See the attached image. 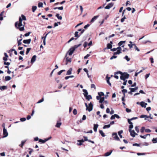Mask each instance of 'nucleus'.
<instances>
[{"label": "nucleus", "mask_w": 157, "mask_h": 157, "mask_svg": "<svg viewBox=\"0 0 157 157\" xmlns=\"http://www.w3.org/2000/svg\"><path fill=\"white\" fill-rule=\"evenodd\" d=\"M140 118H145L144 120H146V118L148 117V116L146 115H142L140 116Z\"/></svg>", "instance_id": "bb28decb"}, {"label": "nucleus", "mask_w": 157, "mask_h": 157, "mask_svg": "<svg viewBox=\"0 0 157 157\" xmlns=\"http://www.w3.org/2000/svg\"><path fill=\"white\" fill-rule=\"evenodd\" d=\"M137 154L138 155H145L146 154V153H137Z\"/></svg>", "instance_id": "3c124183"}, {"label": "nucleus", "mask_w": 157, "mask_h": 157, "mask_svg": "<svg viewBox=\"0 0 157 157\" xmlns=\"http://www.w3.org/2000/svg\"><path fill=\"white\" fill-rule=\"evenodd\" d=\"M140 105L143 107L146 108L147 104L146 103L142 101L140 102Z\"/></svg>", "instance_id": "9b49d317"}, {"label": "nucleus", "mask_w": 157, "mask_h": 157, "mask_svg": "<svg viewBox=\"0 0 157 157\" xmlns=\"http://www.w3.org/2000/svg\"><path fill=\"white\" fill-rule=\"evenodd\" d=\"M39 141L42 143H45V141H44V140H43L41 139H40L39 140Z\"/></svg>", "instance_id": "8fccbe9b"}, {"label": "nucleus", "mask_w": 157, "mask_h": 157, "mask_svg": "<svg viewBox=\"0 0 157 157\" xmlns=\"http://www.w3.org/2000/svg\"><path fill=\"white\" fill-rule=\"evenodd\" d=\"M145 128L144 127H142L141 128V129H140V132L141 133H143L144 132V130H145Z\"/></svg>", "instance_id": "a18cd8bd"}, {"label": "nucleus", "mask_w": 157, "mask_h": 157, "mask_svg": "<svg viewBox=\"0 0 157 157\" xmlns=\"http://www.w3.org/2000/svg\"><path fill=\"white\" fill-rule=\"evenodd\" d=\"M20 120L22 122L25 121H26V118L24 117L20 119Z\"/></svg>", "instance_id": "6e6d98bb"}, {"label": "nucleus", "mask_w": 157, "mask_h": 157, "mask_svg": "<svg viewBox=\"0 0 157 157\" xmlns=\"http://www.w3.org/2000/svg\"><path fill=\"white\" fill-rule=\"evenodd\" d=\"M56 17L59 20H61L62 19V17L61 16H60L59 14H57L56 15Z\"/></svg>", "instance_id": "c756f323"}, {"label": "nucleus", "mask_w": 157, "mask_h": 157, "mask_svg": "<svg viewBox=\"0 0 157 157\" xmlns=\"http://www.w3.org/2000/svg\"><path fill=\"white\" fill-rule=\"evenodd\" d=\"M122 92L124 95L123 96H125V94L127 92V90L126 89H123L122 90Z\"/></svg>", "instance_id": "4c0bfd02"}, {"label": "nucleus", "mask_w": 157, "mask_h": 157, "mask_svg": "<svg viewBox=\"0 0 157 157\" xmlns=\"http://www.w3.org/2000/svg\"><path fill=\"white\" fill-rule=\"evenodd\" d=\"M112 46L111 44H107V49H111L112 48Z\"/></svg>", "instance_id": "58836bf2"}, {"label": "nucleus", "mask_w": 157, "mask_h": 157, "mask_svg": "<svg viewBox=\"0 0 157 157\" xmlns=\"http://www.w3.org/2000/svg\"><path fill=\"white\" fill-rule=\"evenodd\" d=\"M124 58L128 62L130 60V58H129L127 56H125Z\"/></svg>", "instance_id": "37998d69"}, {"label": "nucleus", "mask_w": 157, "mask_h": 157, "mask_svg": "<svg viewBox=\"0 0 157 157\" xmlns=\"http://www.w3.org/2000/svg\"><path fill=\"white\" fill-rule=\"evenodd\" d=\"M100 134L101 135L102 137H105V135L103 133V131L101 130H100L99 131Z\"/></svg>", "instance_id": "c85d7f7f"}, {"label": "nucleus", "mask_w": 157, "mask_h": 157, "mask_svg": "<svg viewBox=\"0 0 157 157\" xmlns=\"http://www.w3.org/2000/svg\"><path fill=\"white\" fill-rule=\"evenodd\" d=\"M31 33V32H29L28 33H26L25 34V36H29L30 35V34Z\"/></svg>", "instance_id": "5fc2aeb1"}, {"label": "nucleus", "mask_w": 157, "mask_h": 157, "mask_svg": "<svg viewBox=\"0 0 157 157\" xmlns=\"http://www.w3.org/2000/svg\"><path fill=\"white\" fill-rule=\"evenodd\" d=\"M98 16H94L91 19L90 21V22L92 23L94 22V21L98 17Z\"/></svg>", "instance_id": "4468645a"}, {"label": "nucleus", "mask_w": 157, "mask_h": 157, "mask_svg": "<svg viewBox=\"0 0 157 157\" xmlns=\"http://www.w3.org/2000/svg\"><path fill=\"white\" fill-rule=\"evenodd\" d=\"M78 32L77 31H76L75 32V37H78L80 35L78 36Z\"/></svg>", "instance_id": "a19ab883"}, {"label": "nucleus", "mask_w": 157, "mask_h": 157, "mask_svg": "<svg viewBox=\"0 0 157 157\" xmlns=\"http://www.w3.org/2000/svg\"><path fill=\"white\" fill-rule=\"evenodd\" d=\"M110 112V109H109V108H107L106 109V113H109Z\"/></svg>", "instance_id": "774afa93"}, {"label": "nucleus", "mask_w": 157, "mask_h": 157, "mask_svg": "<svg viewBox=\"0 0 157 157\" xmlns=\"http://www.w3.org/2000/svg\"><path fill=\"white\" fill-rule=\"evenodd\" d=\"M85 98L86 99L89 101L90 99H91L92 98V97L90 95H87L85 97Z\"/></svg>", "instance_id": "412c9836"}, {"label": "nucleus", "mask_w": 157, "mask_h": 157, "mask_svg": "<svg viewBox=\"0 0 157 157\" xmlns=\"http://www.w3.org/2000/svg\"><path fill=\"white\" fill-rule=\"evenodd\" d=\"M112 135L113 136V138L115 140L118 141H119L120 140L116 132L113 133L112 134Z\"/></svg>", "instance_id": "20e7f679"}, {"label": "nucleus", "mask_w": 157, "mask_h": 157, "mask_svg": "<svg viewBox=\"0 0 157 157\" xmlns=\"http://www.w3.org/2000/svg\"><path fill=\"white\" fill-rule=\"evenodd\" d=\"M85 105L86 107V110H88L89 112H90L93 109V105L90 102L89 104V106H88L87 104L86 103H85Z\"/></svg>", "instance_id": "7ed1b4c3"}, {"label": "nucleus", "mask_w": 157, "mask_h": 157, "mask_svg": "<svg viewBox=\"0 0 157 157\" xmlns=\"http://www.w3.org/2000/svg\"><path fill=\"white\" fill-rule=\"evenodd\" d=\"M119 74H121V76L120 77V79L124 81L126 79L128 78L129 76V75L128 74L126 73H124L123 74H122V72L120 71L115 72L114 75H117Z\"/></svg>", "instance_id": "f03ea898"}, {"label": "nucleus", "mask_w": 157, "mask_h": 157, "mask_svg": "<svg viewBox=\"0 0 157 157\" xmlns=\"http://www.w3.org/2000/svg\"><path fill=\"white\" fill-rule=\"evenodd\" d=\"M66 64L67 65L68 62H71V59L68 58L67 57L66 58Z\"/></svg>", "instance_id": "b1692460"}, {"label": "nucleus", "mask_w": 157, "mask_h": 157, "mask_svg": "<svg viewBox=\"0 0 157 157\" xmlns=\"http://www.w3.org/2000/svg\"><path fill=\"white\" fill-rule=\"evenodd\" d=\"M36 57V55H34L33 56L31 61V62L32 64L35 61Z\"/></svg>", "instance_id": "9d476101"}, {"label": "nucleus", "mask_w": 157, "mask_h": 157, "mask_svg": "<svg viewBox=\"0 0 157 157\" xmlns=\"http://www.w3.org/2000/svg\"><path fill=\"white\" fill-rule=\"evenodd\" d=\"M150 75V73H148L145 76V78L146 79H147L149 76Z\"/></svg>", "instance_id": "13d9d810"}, {"label": "nucleus", "mask_w": 157, "mask_h": 157, "mask_svg": "<svg viewBox=\"0 0 157 157\" xmlns=\"http://www.w3.org/2000/svg\"><path fill=\"white\" fill-rule=\"evenodd\" d=\"M104 99H105V97H101L100 98V99L99 100V103H102L104 101Z\"/></svg>", "instance_id": "5701e85b"}, {"label": "nucleus", "mask_w": 157, "mask_h": 157, "mask_svg": "<svg viewBox=\"0 0 157 157\" xmlns=\"http://www.w3.org/2000/svg\"><path fill=\"white\" fill-rule=\"evenodd\" d=\"M138 89V87H136L135 88H130L129 89L131 90V92H134L137 90Z\"/></svg>", "instance_id": "6ab92c4d"}, {"label": "nucleus", "mask_w": 157, "mask_h": 157, "mask_svg": "<svg viewBox=\"0 0 157 157\" xmlns=\"http://www.w3.org/2000/svg\"><path fill=\"white\" fill-rule=\"evenodd\" d=\"M75 50V49H73L72 48H70L68 52V55L70 56L72 55Z\"/></svg>", "instance_id": "1a4fd4ad"}, {"label": "nucleus", "mask_w": 157, "mask_h": 157, "mask_svg": "<svg viewBox=\"0 0 157 157\" xmlns=\"http://www.w3.org/2000/svg\"><path fill=\"white\" fill-rule=\"evenodd\" d=\"M31 48H28L27 49V50L26 52V54L28 55V54L29 53V51L31 50Z\"/></svg>", "instance_id": "49530a36"}, {"label": "nucleus", "mask_w": 157, "mask_h": 157, "mask_svg": "<svg viewBox=\"0 0 157 157\" xmlns=\"http://www.w3.org/2000/svg\"><path fill=\"white\" fill-rule=\"evenodd\" d=\"M123 131L122 130H120L118 132V134L121 138H122V136L121 134L123 133Z\"/></svg>", "instance_id": "a878e982"}, {"label": "nucleus", "mask_w": 157, "mask_h": 157, "mask_svg": "<svg viewBox=\"0 0 157 157\" xmlns=\"http://www.w3.org/2000/svg\"><path fill=\"white\" fill-rule=\"evenodd\" d=\"M81 45V44H79L78 45H75L73 47H72L73 49H75V50L78 48V47L80 46Z\"/></svg>", "instance_id": "473e14b6"}, {"label": "nucleus", "mask_w": 157, "mask_h": 157, "mask_svg": "<svg viewBox=\"0 0 157 157\" xmlns=\"http://www.w3.org/2000/svg\"><path fill=\"white\" fill-rule=\"evenodd\" d=\"M126 111L127 113H129L131 111V110L130 109H128V108H126Z\"/></svg>", "instance_id": "69168bd1"}, {"label": "nucleus", "mask_w": 157, "mask_h": 157, "mask_svg": "<svg viewBox=\"0 0 157 157\" xmlns=\"http://www.w3.org/2000/svg\"><path fill=\"white\" fill-rule=\"evenodd\" d=\"M150 135V134H147L144 136L140 135V137L142 138L145 139L147 135Z\"/></svg>", "instance_id": "c03bdc74"}, {"label": "nucleus", "mask_w": 157, "mask_h": 157, "mask_svg": "<svg viewBox=\"0 0 157 157\" xmlns=\"http://www.w3.org/2000/svg\"><path fill=\"white\" fill-rule=\"evenodd\" d=\"M72 68H70L67 71L66 75H69L71 74L72 71Z\"/></svg>", "instance_id": "dca6fc26"}, {"label": "nucleus", "mask_w": 157, "mask_h": 157, "mask_svg": "<svg viewBox=\"0 0 157 157\" xmlns=\"http://www.w3.org/2000/svg\"><path fill=\"white\" fill-rule=\"evenodd\" d=\"M125 41H120L118 44L119 46H121L123 44L125 43Z\"/></svg>", "instance_id": "393cba45"}, {"label": "nucleus", "mask_w": 157, "mask_h": 157, "mask_svg": "<svg viewBox=\"0 0 157 157\" xmlns=\"http://www.w3.org/2000/svg\"><path fill=\"white\" fill-rule=\"evenodd\" d=\"M121 53V52L120 51V50H117L116 52H114V55H117Z\"/></svg>", "instance_id": "79ce46f5"}, {"label": "nucleus", "mask_w": 157, "mask_h": 157, "mask_svg": "<svg viewBox=\"0 0 157 157\" xmlns=\"http://www.w3.org/2000/svg\"><path fill=\"white\" fill-rule=\"evenodd\" d=\"M21 17H19V21L16 22L15 23V26L17 29H19L20 31H23L24 30V25L22 23V20L26 21V17L23 14L21 15Z\"/></svg>", "instance_id": "f257e3e1"}, {"label": "nucleus", "mask_w": 157, "mask_h": 157, "mask_svg": "<svg viewBox=\"0 0 157 157\" xmlns=\"http://www.w3.org/2000/svg\"><path fill=\"white\" fill-rule=\"evenodd\" d=\"M26 141V140L22 141L21 142V144L19 145V146L21 147H22L23 145H24Z\"/></svg>", "instance_id": "4be33fe9"}, {"label": "nucleus", "mask_w": 157, "mask_h": 157, "mask_svg": "<svg viewBox=\"0 0 157 157\" xmlns=\"http://www.w3.org/2000/svg\"><path fill=\"white\" fill-rule=\"evenodd\" d=\"M31 39H30L28 40H23V42L24 44H29L30 43Z\"/></svg>", "instance_id": "f8f14e48"}, {"label": "nucleus", "mask_w": 157, "mask_h": 157, "mask_svg": "<svg viewBox=\"0 0 157 157\" xmlns=\"http://www.w3.org/2000/svg\"><path fill=\"white\" fill-rule=\"evenodd\" d=\"M152 141L154 144H155L157 143V138H153L152 140Z\"/></svg>", "instance_id": "7c9ffc66"}, {"label": "nucleus", "mask_w": 157, "mask_h": 157, "mask_svg": "<svg viewBox=\"0 0 157 157\" xmlns=\"http://www.w3.org/2000/svg\"><path fill=\"white\" fill-rule=\"evenodd\" d=\"M7 89V87L6 86H0V89L1 90H6Z\"/></svg>", "instance_id": "f3484780"}, {"label": "nucleus", "mask_w": 157, "mask_h": 157, "mask_svg": "<svg viewBox=\"0 0 157 157\" xmlns=\"http://www.w3.org/2000/svg\"><path fill=\"white\" fill-rule=\"evenodd\" d=\"M98 126V125L97 124H94V130L95 132L97 131V128Z\"/></svg>", "instance_id": "ddd939ff"}, {"label": "nucleus", "mask_w": 157, "mask_h": 157, "mask_svg": "<svg viewBox=\"0 0 157 157\" xmlns=\"http://www.w3.org/2000/svg\"><path fill=\"white\" fill-rule=\"evenodd\" d=\"M43 4L42 2H39L38 4V6L39 7H43Z\"/></svg>", "instance_id": "09e8293b"}, {"label": "nucleus", "mask_w": 157, "mask_h": 157, "mask_svg": "<svg viewBox=\"0 0 157 157\" xmlns=\"http://www.w3.org/2000/svg\"><path fill=\"white\" fill-rule=\"evenodd\" d=\"M129 132H130V135L133 137H135L136 135H137V134L135 132L134 130H131V131Z\"/></svg>", "instance_id": "0eeeda50"}, {"label": "nucleus", "mask_w": 157, "mask_h": 157, "mask_svg": "<svg viewBox=\"0 0 157 157\" xmlns=\"http://www.w3.org/2000/svg\"><path fill=\"white\" fill-rule=\"evenodd\" d=\"M133 128V124H131L129 125V131H130L132 130V129Z\"/></svg>", "instance_id": "de8ad7c7"}, {"label": "nucleus", "mask_w": 157, "mask_h": 157, "mask_svg": "<svg viewBox=\"0 0 157 157\" xmlns=\"http://www.w3.org/2000/svg\"><path fill=\"white\" fill-rule=\"evenodd\" d=\"M133 45L134 46V48L138 52H139L140 50V49L137 47L136 44H133Z\"/></svg>", "instance_id": "c9c22d12"}, {"label": "nucleus", "mask_w": 157, "mask_h": 157, "mask_svg": "<svg viewBox=\"0 0 157 157\" xmlns=\"http://www.w3.org/2000/svg\"><path fill=\"white\" fill-rule=\"evenodd\" d=\"M110 124H108L105 125L103 127V128L104 129H105L106 128H109L110 127Z\"/></svg>", "instance_id": "72a5a7b5"}, {"label": "nucleus", "mask_w": 157, "mask_h": 157, "mask_svg": "<svg viewBox=\"0 0 157 157\" xmlns=\"http://www.w3.org/2000/svg\"><path fill=\"white\" fill-rule=\"evenodd\" d=\"M126 19V17L125 16L123 18L121 19V22H123L124 21V20Z\"/></svg>", "instance_id": "4d7b16f0"}, {"label": "nucleus", "mask_w": 157, "mask_h": 157, "mask_svg": "<svg viewBox=\"0 0 157 157\" xmlns=\"http://www.w3.org/2000/svg\"><path fill=\"white\" fill-rule=\"evenodd\" d=\"M51 138H52V137L51 136H50V137H49L48 138H47L45 139H44V140L45 141V142L46 141H48L49 140H50V139H51Z\"/></svg>", "instance_id": "864d4df0"}, {"label": "nucleus", "mask_w": 157, "mask_h": 157, "mask_svg": "<svg viewBox=\"0 0 157 157\" xmlns=\"http://www.w3.org/2000/svg\"><path fill=\"white\" fill-rule=\"evenodd\" d=\"M86 119V115H83L82 117V120H83V121L85 120Z\"/></svg>", "instance_id": "0e129e2a"}, {"label": "nucleus", "mask_w": 157, "mask_h": 157, "mask_svg": "<svg viewBox=\"0 0 157 157\" xmlns=\"http://www.w3.org/2000/svg\"><path fill=\"white\" fill-rule=\"evenodd\" d=\"M73 113L74 115H76L77 114V111L76 109H74L73 111Z\"/></svg>", "instance_id": "603ef678"}, {"label": "nucleus", "mask_w": 157, "mask_h": 157, "mask_svg": "<svg viewBox=\"0 0 157 157\" xmlns=\"http://www.w3.org/2000/svg\"><path fill=\"white\" fill-rule=\"evenodd\" d=\"M22 40V39L21 38V39L19 40H18V41H17V43H18V45H17V46H20V45H21L22 44V43L21 42V41Z\"/></svg>", "instance_id": "f704fd0d"}, {"label": "nucleus", "mask_w": 157, "mask_h": 157, "mask_svg": "<svg viewBox=\"0 0 157 157\" xmlns=\"http://www.w3.org/2000/svg\"><path fill=\"white\" fill-rule=\"evenodd\" d=\"M113 3H110L108 4V5L106 6L105 8V9H109L112 6H113Z\"/></svg>", "instance_id": "6e6552de"}, {"label": "nucleus", "mask_w": 157, "mask_h": 157, "mask_svg": "<svg viewBox=\"0 0 157 157\" xmlns=\"http://www.w3.org/2000/svg\"><path fill=\"white\" fill-rule=\"evenodd\" d=\"M145 132H150L151 131L149 129H145Z\"/></svg>", "instance_id": "bf43d9fd"}, {"label": "nucleus", "mask_w": 157, "mask_h": 157, "mask_svg": "<svg viewBox=\"0 0 157 157\" xmlns=\"http://www.w3.org/2000/svg\"><path fill=\"white\" fill-rule=\"evenodd\" d=\"M44 98L43 97L41 99L38 101L37 102V103L39 104V103L43 102L44 101Z\"/></svg>", "instance_id": "ea45409f"}, {"label": "nucleus", "mask_w": 157, "mask_h": 157, "mask_svg": "<svg viewBox=\"0 0 157 157\" xmlns=\"http://www.w3.org/2000/svg\"><path fill=\"white\" fill-rule=\"evenodd\" d=\"M36 8H37V7L36 6H32V10L33 12H34L36 10Z\"/></svg>", "instance_id": "e433bc0d"}, {"label": "nucleus", "mask_w": 157, "mask_h": 157, "mask_svg": "<svg viewBox=\"0 0 157 157\" xmlns=\"http://www.w3.org/2000/svg\"><path fill=\"white\" fill-rule=\"evenodd\" d=\"M88 44V43L86 42H85L83 44V46L84 48H86Z\"/></svg>", "instance_id": "052dcab7"}, {"label": "nucleus", "mask_w": 157, "mask_h": 157, "mask_svg": "<svg viewBox=\"0 0 157 157\" xmlns=\"http://www.w3.org/2000/svg\"><path fill=\"white\" fill-rule=\"evenodd\" d=\"M5 80L8 81L10 80L11 79V78L10 76H6L5 77Z\"/></svg>", "instance_id": "2f4dec72"}, {"label": "nucleus", "mask_w": 157, "mask_h": 157, "mask_svg": "<svg viewBox=\"0 0 157 157\" xmlns=\"http://www.w3.org/2000/svg\"><path fill=\"white\" fill-rule=\"evenodd\" d=\"M61 124L62 123L61 122H57L56 127L57 128H59Z\"/></svg>", "instance_id": "cd10ccee"}, {"label": "nucleus", "mask_w": 157, "mask_h": 157, "mask_svg": "<svg viewBox=\"0 0 157 157\" xmlns=\"http://www.w3.org/2000/svg\"><path fill=\"white\" fill-rule=\"evenodd\" d=\"M83 138L84 139V141H88V142H91V143H92L93 144H94V141H91L90 140H88L87 137V136H83Z\"/></svg>", "instance_id": "2eb2a0df"}, {"label": "nucleus", "mask_w": 157, "mask_h": 157, "mask_svg": "<svg viewBox=\"0 0 157 157\" xmlns=\"http://www.w3.org/2000/svg\"><path fill=\"white\" fill-rule=\"evenodd\" d=\"M117 57V56H115V55H113V56H112L110 58V59H113L116 58Z\"/></svg>", "instance_id": "e2e57ef3"}, {"label": "nucleus", "mask_w": 157, "mask_h": 157, "mask_svg": "<svg viewBox=\"0 0 157 157\" xmlns=\"http://www.w3.org/2000/svg\"><path fill=\"white\" fill-rule=\"evenodd\" d=\"M90 56V54H87L84 57V59H87Z\"/></svg>", "instance_id": "338daca9"}, {"label": "nucleus", "mask_w": 157, "mask_h": 157, "mask_svg": "<svg viewBox=\"0 0 157 157\" xmlns=\"http://www.w3.org/2000/svg\"><path fill=\"white\" fill-rule=\"evenodd\" d=\"M3 134L4 135L3 138L6 137L8 136V133L5 127H4L3 129Z\"/></svg>", "instance_id": "39448f33"}, {"label": "nucleus", "mask_w": 157, "mask_h": 157, "mask_svg": "<svg viewBox=\"0 0 157 157\" xmlns=\"http://www.w3.org/2000/svg\"><path fill=\"white\" fill-rule=\"evenodd\" d=\"M98 96L96 97L97 99L98 100H99L101 96L104 95V94L103 92H98Z\"/></svg>", "instance_id": "423d86ee"}, {"label": "nucleus", "mask_w": 157, "mask_h": 157, "mask_svg": "<svg viewBox=\"0 0 157 157\" xmlns=\"http://www.w3.org/2000/svg\"><path fill=\"white\" fill-rule=\"evenodd\" d=\"M135 129L138 133L139 132V129L137 126L135 127Z\"/></svg>", "instance_id": "680f3d73"}, {"label": "nucleus", "mask_w": 157, "mask_h": 157, "mask_svg": "<svg viewBox=\"0 0 157 157\" xmlns=\"http://www.w3.org/2000/svg\"><path fill=\"white\" fill-rule=\"evenodd\" d=\"M82 91L83 92V94L85 97L86 96V95L88 94V92H87V90L85 89H83Z\"/></svg>", "instance_id": "a211bd4d"}, {"label": "nucleus", "mask_w": 157, "mask_h": 157, "mask_svg": "<svg viewBox=\"0 0 157 157\" xmlns=\"http://www.w3.org/2000/svg\"><path fill=\"white\" fill-rule=\"evenodd\" d=\"M112 152V150H111L110 152H107L104 155L105 156H109L111 155Z\"/></svg>", "instance_id": "aec40b11"}]
</instances>
